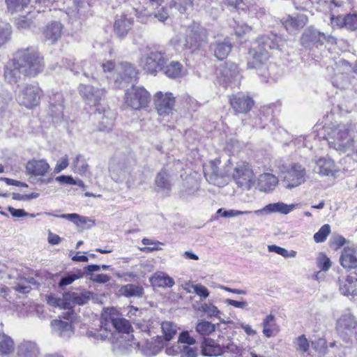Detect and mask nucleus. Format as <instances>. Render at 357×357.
<instances>
[{
	"mask_svg": "<svg viewBox=\"0 0 357 357\" xmlns=\"http://www.w3.org/2000/svg\"><path fill=\"white\" fill-rule=\"evenodd\" d=\"M22 75H24V72L15 58L13 59L12 62L6 66L4 77L8 82L10 84L17 83L20 79Z\"/></svg>",
	"mask_w": 357,
	"mask_h": 357,
	"instance_id": "nucleus-28",
	"label": "nucleus"
},
{
	"mask_svg": "<svg viewBox=\"0 0 357 357\" xmlns=\"http://www.w3.org/2000/svg\"><path fill=\"white\" fill-rule=\"evenodd\" d=\"M278 183V178L272 174L265 173L258 178L257 187L261 192H270L273 190Z\"/></svg>",
	"mask_w": 357,
	"mask_h": 357,
	"instance_id": "nucleus-33",
	"label": "nucleus"
},
{
	"mask_svg": "<svg viewBox=\"0 0 357 357\" xmlns=\"http://www.w3.org/2000/svg\"><path fill=\"white\" fill-rule=\"evenodd\" d=\"M331 232V227L326 224L323 225L319 230L314 234V240L316 243H322L326 241L327 236Z\"/></svg>",
	"mask_w": 357,
	"mask_h": 357,
	"instance_id": "nucleus-54",
	"label": "nucleus"
},
{
	"mask_svg": "<svg viewBox=\"0 0 357 357\" xmlns=\"http://www.w3.org/2000/svg\"><path fill=\"white\" fill-rule=\"evenodd\" d=\"M39 355L40 348L33 341L23 340L17 347L16 357H38Z\"/></svg>",
	"mask_w": 357,
	"mask_h": 357,
	"instance_id": "nucleus-24",
	"label": "nucleus"
},
{
	"mask_svg": "<svg viewBox=\"0 0 357 357\" xmlns=\"http://www.w3.org/2000/svg\"><path fill=\"white\" fill-rule=\"evenodd\" d=\"M284 43V42L276 35L263 36L257 39L250 50L248 66L250 68H256L263 71L259 74L264 77V82H266L268 73L266 68H264V65L270 57L268 51L271 50H280Z\"/></svg>",
	"mask_w": 357,
	"mask_h": 357,
	"instance_id": "nucleus-1",
	"label": "nucleus"
},
{
	"mask_svg": "<svg viewBox=\"0 0 357 357\" xmlns=\"http://www.w3.org/2000/svg\"><path fill=\"white\" fill-rule=\"evenodd\" d=\"M155 108L160 116H167L172 113L175 100L171 93H162L161 91L155 95Z\"/></svg>",
	"mask_w": 357,
	"mask_h": 357,
	"instance_id": "nucleus-17",
	"label": "nucleus"
},
{
	"mask_svg": "<svg viewBox=\"0 0 357 357\" xmlns=\"http://www.w3.org/2000/svg\"><path fill=\"white\" fill-rule=\"evenodd\" d=\"M165 0H144L145 4L144 15L154 16L160 22H165L169 17V9L166 6H162Z\"/></svg>",
	"mask_w": 357,
	"mask_h": 357,
	"instance_id": "nucleus-15",
	"label": "nucleus"
},
{
	"mask_svg": "<svg viewBox=\"0 0 357 357\" xmlns=\"http://www.w3.org/2000/svg\"><path fill=\"white\" fill-rule=\"evenodd\" d=\"M110 177L116 183L125 182L128 188L134 185L133 176L131 169L125 162L113 160L111 161L109 167Z\"/></svg>",
	"mask_w": 357,
	"mask_h": 357,
	"instance_id": "nucleus-8",
	"label": "nucleus"
},
{
	"mask_svg": "<svg viewBox=\"0 0 357 357\" xmlns=\"http://www.w3.org/2000/svg\"><path fill=\"white\" fill-rule=\"evenodd\" d=\"M126 104L133 109L146 107L150 101V93L142 86H132L125 93Z\"/></svg>",
	"mask_w": 357,
	"mask_h": 357,
	"instance_id": "nucleus-7",
	"label": "nucleus"
},
{
	"mask_svg": "<svg viewBox=\"0 0 357 357\" xmlns=\"http://www.w3.org/2000/svg\"><path fill=\"white\" fill-rule=\"evenodd\" d=\"M53 333L63 339L70 338L74 333L71 323L54 319L51 321Z\"/></svg>",
	"mask_w": 357,
	"mask_h": 357,
	"instance_id": "nucleus-29",
	"label": "nucleus"
},
{
	"mask_svg": "<svg viewBox=\"0 0 357 357\" xmlns=\"http://www.w3.org/2000/svg\"><path fill=\"white\" fill-rule=\"evenodd\" d=\"M354 133L351 123L339 124L327 130L326 139L331 148L345 153L353 149Z\"/></svg>",
	"mask_w": 357,
	"mask_h": 357,
	"instance_id": "nucleus-2",
	"label": "nucleus"
},
{
	"mask_svg": "<svg viewBox=\"0 0 357 357\" xmlns=\"http://www.w3.org/2000/svg\"><path fill=\"white\" fill-rule=\"evenodd\" d=\"M336 328L341 334L351 335L357 331V321L351 314H344L337 320Z\"/></svg>",
	"mask_w": 357,
	"mask_h": 357,
	"instance_id": "nucleus-23",
	"label": "nucleus"
},
{
	"mask_svg": "<svg viewBox=\"0 0 357 357\" xmlns=\"http://www.w3.org/2000/svg\"><path fill=\"white\" fill-rule=\"evenodd\" d=\"M313 171L321 176H334L337 172L335 162L329 158L321 157L315 160Z\"/></svg>",
	"mask_w": 357,
	"mask_h": 357,
	"instance_id": "nucleus-22",
	"label": "nucleus"
},
{
	"mask_svg": "<svg viewBox=\"0 0 357 357\" xmlns=\"http://www.w3.org/2000/svg\"><path fill=\"white\" fill-rule=\"evenodd\" d=\"M262 333L266 337H270L273 334V327L275 326V318L272 314L267 315L262 321Z\"/></svg>",
	"mask_w": 357,
	"mask_h": 357,
	"instance_id": "nucleus-47",
	"label": "nucleus"
},
{
	"mask_svg": "<svg viewBox=\"0 0 357 357\" xmlns=\"http://www.w3.org/2000/svg\"><path fill=\"white\" fill-rule=\"evenodd\" d=\"M346 29L357 30V14H349L346 15Z\"/></svg>",
	"mask_w": 357,
	"mask_h": 357,
	"instance_id": "nucleus-62",
	"label": "nucleus"
},
{
	"mask_svg": "<svg viewBox=\"0 0 357 357\" xmlns=\"http://www.w3.org/2000/svg\"><path fill=\"white\" fill-rule=\"evenodd\" d=\"M155 183L160 188L169 189L170 188L171 183L169 179V174L165 170H162L158 174L155 178Z\"/></svg>",
	"mask_w": 357,
	"mask_h": 357,
	"instance_id": "nucleus-51",
	"label": "nucleus"
},
{
	"mask_svg": "<svg viewBox=\"0 0 357 357\" xmlns=\"http://www.w3.org/2000/svg\"><path fill=\"white\" fill-rule=\"evenodd\" d=\"M220 160L215 159L204 165L203 169L204 176L208 183L217 186H223L227 183L225 177L228 175L229 170H220Z\"/></svg>",
	"mask_w": 357,
	"mask_h": 357,
	"instance_id": "nucleus-9",
	"label": "nucleus"
},
{
	"mask_svg": "<svg viewBox=\"0 0 357 357\" xmlns=\"http://www.w3.org/2000/svg\"><path fill=\"white\" fill-rule=\"evenodd\" d=\"M323 38L328 42L333 43L335 38L331 35H326L324 33L318 31L317 29L310 27L305 30L301 37L303 45H305L309 42H317Z\"/></svg>",
	"mask_w": 357,
	"mask_h": 357,
	"instance_id": "nucleus-30",
	"label": "nucleus"
},
{
	"mask_svg": "<svg viewBox=\"0 0 357 357\" xmlns=\"http://www.w3.org/2000/svg\"><path fill=\"white\" fill-rule=\"evenodd\" d=\"M340 261L344 268H356L357 267V246L344 248L342 252Z\"/></svg>",
	"mask_w": 357,
	"mask_h": 357,
	"instance_id": "nucleus-26",
	"label": "nucleus"
},
{
	"mask_svg": "<svg viewBox=\"0 0 357 357\" xmlns=\"http://www.w3.org/2000/svg\"><path fill=\"white\" fill-rule=\"evenodd\" d=\"M199 310L204 312L208 317H217L220 313L218 307L212 303H204L199 307Z\"/></svg>",
	"mask_w": 357,
	"mask_h": 357,
	"instance_id": "nucleus-53",
	"label": "nucleus"
},
{
	"mask_svg": "<svg viewBox=\"0 0 357 357\" xmlns=\"http://www.w3.org/2000/svg\"><path fill=\"white\" fill-rule=\"evenodd\" d=\"M232 177L236 185L243 190H250L255 183L254 173L245 162L236 165Z\"/></svg>",
	"mask_w": 357,
	"mask_h": 357,
	"instance_id": "nucleus-10",
	"label": "nucleus"
},
{
	"mask_svg": "<svg viewBox=\"0 0 357 357\" xmlns=\"http://www.w3.org/2000/svg\"><path fill=\"white\" fill-rule=\"evenodd\" d=\"M134 344L147 357L156 355L164 347L162 338L159 335L152 337L151 340H146V341Z\"/></svg>",
	"mask_w": 357,
	"mask_h": 357,
	"instance_id": "nucleus-18",
	"label": "nucleus"
},
{
	"mask_svg": "<svg viewBox=\"0 0 357 357\" xmlns=\"http://www.w3.org/2000/svg\"><path fill=\"white\" fill-rule=\"evenodd\" d=\"M230 104L235 112L238 113H246L251 109L254 101L248 96H245L243 94H237L230 98Z\"/></svg>",
	"mask_w": 357,
	"mask_h": 357,
	"instance_id": "nucleus-25",
	"label": "nucleus"
},
{
	"mask_svg": "<svg viewBox=\"0 0 357 357\" xmlns=\"http://www.w3.org/2000/svg\"><path fill=\"white\" fill-rule=\"evenodd\" d=\"M162 70L167 77L172 79L183 77L187 74L186 68L178 61H168Z\"/></svg>",
	"mask_w": 357,
	"mask_h": 357,
	"instance_id": "nucleus-27",
	"label": "nucleus"
},
{
	"mask_svg": "<svg viewBox=\"0 0 357 357\" xmlns=\"http://www.w3.org/2000/svg\"><path fill=\"white\" fill-rule=\"evenodd\" d=\"M221 74L226 83L230 82L238 75L237 66L234 63L227 64V66L222 70Z\"/></svg>",
	"mask_w": 357,
	"mask_h": 357,
	"instance_id": "nucleus-49",
	"label": "nucleus"
},
{
	"mask_svg": "<svg viewBox=\"0 0 357 357\" xmlns=\"http://www.w3.org/2000/svg\"><path fill=\"white\" fill-rule=\"evenodd\" d=\"M194 0H171L169 3L170 9H175L180 13H185L192 7Z\"/></svg>",
	"mask_w": 357,
	"mask_h": 357,
	"instance_id": "nucleus-45",
	"label": "nucleus"
},
{
	"mask_svg": "<svg viewBox=\"0 0 357 357\" xmlns=\"http://www.w3.org/2000/svg\"><path fill=\"white\" fill-rule=\"evenodd\" d=\"M165 352L169 356L181 354V357H197V350L189 346L180 345L178 342L172 347L166 349Z\"/></svg>",
	"mask_w": 357,
	"mask_h": 357,
	"instance_id": "nucleus-34",
	"label": "nucleus"
},
{
	"mask_svg": "<svg viewBox=\"0 0 357 357\" xmlns=\"http://www.w3.org/2000/svg\"><path fill=\"white\" fill-rule=\"evenodd\" d=\"M91 293L86 291L84 293L79 294L77 292H66L61 297V301L63 304V309H69L73 307V305H84L90 298Z\"/></svg>",
	"mask_w": 357,
	"mask_h": 357,
	"instance_id": "nucleus-21",
	"label": "nucleus"
},
{
	"mask_svg": "<svg viewBox=\"0 0 357 357\" xmlns=\"http://www.w3.org/2000/svg\"><path fill=\"white\" fill-rule=\"evenodd\" d=\"M194 292L199 296L203 298H206L209 296V291L208 289L202 284H191Z\"/></svg>",
	"mask_w": 357,
	"mask_h": 357,
	"instance_id": "nucleus-60",
	"label": "nucleus"
},
{
	"mask_svg": "<svg viewBox=\"0 0 357 357\" xmlns=\"http://www.w3.org/2000/svg\"><path fill=\"white\" fill-rule=\"evenodd\" d=\"M331 22L333 28H346V16L338 15L331 17Z\"/></svg>",
	"mask_w": 357,
	"mask_h": 357,
	"instance_id": "nucleus-61",
	"label": "nucleus"
},
{
	"mask_svg": "<svg viewBox=\"0 0 357 357\" xmlns=\"http://www.w3.org/2000/svg\"><path fill=\"white\" fill-rule=\"evenodd\" d=\"M63 29V26L60 22L52 21L43 28V39L50 44H54L61 38Z\"/></svg>",
	"mask_w": 357,
	"mask_h": 357,
	"instance_id": "nucleus-19",
	"label": "nucleus"
},
{
	"mask_svg": "<svg viewBox=\"0 0 357 357\" xmlns=\"http://www.w3.org/2000/svg\"><path fill=\"white\" fill-rule=\"evenodd\" d=\"M268 250L271 252H275L284 257L294 258L296 256V252L294 250L289 251L287 249L279 247L276 245H268Z\"/></svg>",
	"mask_w": 357,
	"mask_h": 357,
	"instance_id": "nucleus-52",
	"label": "nucleus"
},
{
	"mask_svg": "<svg viewBox=\"0 0 357 357\" xmlns=\"http://www.w3.org/2000/svg\"><path fill=\"white\" fill-rule=\"evenodd\" d=\"M41 94L38 84H22L18 86L16 100L20 105L32 109L39 104Z\"/></svg>",
	"mask_w": 357,
	"mask_h": 357,
	"instance_id": "nucleus-6",
	"label": "nucleus"
},
{
	"mask_svg": "<svg viewBox=\"0 0 357 357\" xmlns=\"http://www.w3.org/2000/svg\"><path fill=\"white\" fill-rule=\"evenodd\" d=\"M225 303L229 305H231L234 307L241 309L243 310H248V303L246 301H244V300L235 301V300L228 298L225 301Z\"/></svg>",
	"mask_w": 357,
	"mask_h": 357,
	"instance_id": "nucleus-63",
	"label": "nucleus"
},
{
	"mask_svg": "<svg viewBox=\"0 0 357 357\" xmlns=\"http://www.w3.org/2000/svg\"><path fill=\"white\" fill-rule=\"evenodd\" d=\"M14 349L15 343L12 337L5 333H0V356H9Z\"/></svg>",
	"mask_w": 357,
	"mask_h": 357,
	"instance_id": "nucleus-41",
	"label": "nucleus"
},
{
	"mask_svg": "<svg viewBox=\"0 0 357 357\" xmlns=\"http://www.w3.org/2000/svg\"><path fill=\"white\" fill-rule=\"evenodd\" d=\"M295 208V204H285L282 202H277L269 204L261 209L256 210L253 213L257 215H261L263 212L267 213H280L282 214H288Z\"/></svg>",
	"mask_w": 357,
	"mask_h": 357,
	"instance_id": "nucleus-31",
	"label": "nucleus"
},
{
	"mask_svg": "<svg viewBox=\"0 0 357 357\" xmlns=\"http://www.w3.org/2000/svg\"><path fill=\"white\" fill-rule=\"evenodd\" d=\"M150 282L154 287H172L174 284V280L167 273L158 271L150 278Z\"/></svg>",
	"mask_w": 357,
	"mask_h": 357,
	"instance_id": "nucleus-36",
	"label": "nucleus"
},
{
	"mask_svg": "<svg viewBox=\"0 0 357 357\" xmlns=\"http://www.w3.org/2000/svg\"><path fill=\"white\" fill-rule=\"evenodd\" d=\"M202 352L204 356H218L221 355L224 350L213 340L205 339L202 343Z\"/></svg>",
	"mask_w": 357,
	"mask_h": 357,
	"instance_id": "nucleus-37",
	"label": "nucleus"
},
{
	"mask_svg": "<svg viewBox=\"0 0 357 357\" xmlns=\"http://www.w3.org/2000/svg\"><path fill=\"white\" fill-rule=\"evenodd\" d=\"M15 58L24 75L35 77L43 70L45 66L43 57L36 48L28 47L18 50L15 53Z\"/></svg>",
	"mask_w": 357,
	"mask_h": 357,
	"instance_id": "nucleus-3",
	"label": "nucleus"
},
{
	"mask_svg": "<svg viewBox=\"0 0 357 357\" xmlns=\"http://www.w3.org/2000/svg\"><path fill=\"white\" fill-rule=\"evenodd\" d=\"M161 329L163 334L161 337L162 342L164 340L168 342L176 334L178 327L175 323L166 321L161 324Z\"/></svg>",
	"mask_w": 357,
	"mask_h": 357,
	"instance_id": "nucleus-43",
	"label": "nucleus"
},
{
	"mask_svg": "<svg viewBox=\"0 0 357 357\" xmlns=\"http://www.w3.org/2000/svg\"><path fill=\"white\" fill-rule=\"evenodd\" d=\"M180 345H185L191 347L195 344V340L190 336L188 331H183L179 335L178 340L177 342Z\"/></svg>",
	"mask_w": 357,
	"mask_h": 357,
	"instance_id": "nucleus-57",
	"label": "nucleus"
},
{
	"mask_svg": "<svg viewBox=\"0 0 357 357\" xmlns=\"http://www.w3.org/2000/svg\"><path fill=\"white\" fill-rule=\"evenodd\" d=\"M78 91L86 103L91 106L98 105L106 93L104 87H98L93 84H81L78 86Z\"/></svg>",
	"mask_w": 357,
	"mask_h": 357,
	"instance_id": "nucleus-13",
	"label": "nucleus"
},
{
	"mask_svg": "<svg viewBox=\"0 0 357 357\" xmlns=\"http://www.w3.org/2000/svg\"><path fill=\"white\" fill-rule=\"evenodd\" d=\"M69 165L68 158L67 155H65L59 159L54 169V172L56 174H58L67 168Z\"/></svg>",
	"mask_w": 357,
	"mask_h": 357,
	"instance_id": "nucleus-64",
	"label": "nucleus"
},
{
	"mask_svg": "<svg viewBox=\"0 0 357 357\" xmlns=\"http://www.w3.org/2000/svg\"><path fill=\"white\" fill-rule=\"evenodd\" d=\"M208 43L207 32L199 24L193 23L186 31L184 47L191 52L201 50Z\"/></svg>",
	"mask_w": 357,
	"mask_h": 357,
	"instance_id": "nucleus-5",
	"label": "nucleus"
},
{
	"mask_svg": "<svg viewBox=\"0 0 357 357\" xmlns=\"http://www.w3.org/2000/svg\"><path fill=\"white\" fill-rule=\"evenodd\" d=\"M89 165L82 155H77L73 160L72 163L73 170L81 175L87 172Z\"/></svg>",
	"mask_w": 357,
	"mask_h": 357,
	"instance_id": "nucleus-46",
	"label": "nucleus"
},
{
	"mask_svg": "<svg viewBox=\"0 0 357 357\" xmlns=\"http://www.w3.org/2000/svg\"><path fill=\"white\" fill-rule=\"evenodd\" d=\"M137 70L129 63H121L116 69V75L114 79L119 84L122 82L129 83L137 79Z\"/></svg>",
	"mask_w": 357,
	"mask_h": 357,
	"instance_id": "nucleus-16",
	"label": "nucleus"
},
{
	"mask_svg": "<svg viewBox=\"0 0 357 357\" xmlns=\"http://www.w3.org/2000/svg\"><path fill=\"white\" fill-rule=\"evenodd\" d=\"M215 324L207 321H202L199 322L196 326V331L202 335H207L215 331Z\"/></svg>",
	"mask_w": 357,
	"mask_h": 357,
	"instance_id": "nucleus-50",
	"label": "nucleus"
},
{
	"mask_svg": "<svg viewBox=\"0 0 357 357\" xmlns=\"http://www.w3.org/2000/svg\"><path fill=\"white\" fill-rule=\"evenodd\" d=\"M294 347L297 352L303 354L310 349V342L305 335L296 337L293 341Z\"/></svg>",
	"mask_w": 357,
	"mask_h": 357,
	"instance_id": "nucleus-48",
	"label": "nucleus"
},
{
	"mask_svg": "<svg viewBox=\"0 0 357 357\" xmlns=\"http://www.w3.org/2000/svg\"><path fill=\"white\" fill-rule=\"evenodd\" d=\"M81 278H82V274L81 273H69L61 278L59 282V287L60 288H63L64 287L72 284L75 280Z\"/></svg>",
	"mask_w": 357,
	"mask_h": 357,
	"instance_id": "nucleus-55",
	"label": "nucleus"
},
{
	"mask_svg": "<svg viewBox=\"0 0 357 357\" xmlns=\"http://www.w3.org/2000/svg\"><path fill=\"white\" fill-rule=\"evenodd\" d=\"M101 319L102 324L107 326V323H111L117 331L128 335L130 325L128 321L121 317V314L116 308L107 307L104 309Z\"/></svg>",
	"mask_w": 357,
	"mask_h": 357,
	"instance_id": "nucleus-12",
	"label": "nucleus"
},
{
	"mask_svg": "<svg viewBox=\"0 0 357 357\" xmlns=\"http://www.w3.org/2000/svg\"><path fill=\"white\" fill-rule=\"evenodd\" d=\"M317 266L322 271H326L331 268V262L329 258L321 253L317 257Z\"/></svg>",
	"mask_w": 357,
	"mask_h": 357,
	"instance_id": "nucleus-58",
	"label": "nucleus"
},
{
	"mask_svg": "<svg viewBox=\"0 0 357 357\" xmlns=\"http://www.w3.org/2000/svg\"><path fill=\"white\" fill-rule=\"evenodd\" d=\"M305 169L298 164L292 165L284 173V183L287 188H293L300 185L305 181Z\"/></svg>",
	"mask_w": 357,
	"mask_h": 357,
	"instance_id": "nucleus-14",
	"label": "nucleus"
},
{
	"mask_svg": "<svg viewBox=\"0 0 357 357\" xmlns=\"http://www.w3.org/2000/svg\"><path fill=\"white\" fill-rule=\"evenodd\" d=\"M55 217L66 219L75 223L77 227H82L87 225V228L95 225V222L88 217L81 216L77 213L62 214L54 215Z\"/></svg>",
	"mask_w": 357,
	"mask_h": 357,
	"instance_id": "nucleus-39",
	"label": "nucleus"
},
{
	"mask_svg": "<svg viewBox=\"0 0 357 357\" xmlns=\"http://www.w3.org/2000/svg\"><path fill=\"white\" fill-rule=\"evenodd\" d=\"M98 119H100V130L109 131L114 126L115 114L110 110H104L103 115Z\"/></svg>",
	"mask_w": 357,
	"mask_h": 357,
	"instance_id": "nucleus-44",
	"label": "nucleus"
},
{
	"mask_svg": "<svg viewBox=\"0 0 357 357\" xmlns=\"http://www.w3.org/2000/svg\"><path fill=\"white\" fill-rule=\"evenodd\" d=\"M102 69L103 72L106 74H109L110 76L116 75V69L117 66L112 61H106L103 62L101 65Z\"/></svg>",
	"mask_w": 357,
	"mask_h": 357,
	"instance_id": "nucleus-59",
	"label": "nucleus"
},
{
	"mask_svg": "<svg viewBox=\"0 0 357 357\" xmlns=\"http://www.w3.org/2000/svg\"><path fill=\"white\" fill-rule=\"evenodd\" d=\"M121 295L127 297L140 298L144 294V288L138 284H127L119 289Z\"/></svg>",
	"mask_w": 357,
	"mask_h": 357,
	"instance_id": "nucleus-40",
	"label": "nucleus"
},
{
	"mask_svg": "<svg viewBox=\"0 0 357 357\" xmlns=\"http://www.w3.org/2000/svg\"><path fill=\"white\" fill-rule=\"evenodd\" d=\"M132 22V18H128L124 15L116 20L114 29L116 35L119 37H124L131 29Z\"/></svg>",
	"mask_w": 357,
	"mask_h": 357,
	"instance_id": "nucleus-38",
	"label": "nucleus"
},
{
	"mask_svg": "<svg viewBox=\"0 0 357 357\" xmlns=\"http://www.w3.org/2000/svg\"><path fill=\"white\" fill-rule=\"evenodd\" d=\"M169 60V56L161 52H151L141 59L142 66L147 73L154 74Z\"/></svg>",
	"mask_w": 357,
	"mask_h": 357,
	"instance_id": "nucleus-11",
	"label": "nucleus"
},
{
	"mask_svg": "<svg viewBox=\"0 0 357 357\" xmlns=\"http://www.w3.org/2000/svg\"><path fill=\"white\" fill-rule=\"evenodd\" d=\"M339 289L344 296L357 295V278L354 276H348L344 279H340Z\"/></svg>",
	"mask_w": 357,
	"mask_h": 357,
	"instance_id": "nucleus-32",
	"label": "nucleus"
},
{
	"mask_svg": "<svg viewBox=\"0 0 357 357\" xmlns=\"http://www.w3.org/2000/svg\"><path fill=\"white\" fill-rule=\"evenodd\" d=\"M312 348L319 354H324L328 349L326 340L324 338H318L312 341Z\"/></svg>",
	"mask_w": 357,
	"mask_h": 357,
	"instance_id": "nucleus-56",
	"label": "nucleus"
},
{
	"mask_svg": "<svg viewBox=\"0 0 357 357\" xmlns=\"http://www.w3.org/2000/svg\"><path fill=\"white\" fill-rule=\"evenodd\" d=\"M50 166L45 159H32L29 160L25 166V173L29 181L33 184H48L53 181L52 177L45 178L49 172Z\"/></svg>",
	"mask_w": 357,
	"mask_h": 357,
	"instance_id": "nucleus-4",
	"label": "nucleus"
},
{
	"mask_svg": "<svg viewBox=\"0 0 357 357\" xmlns=\"http://www.w3.org/2000/svg\"><path fill=\"white\" fill-rule=\"evenodd\" d=\"M285 29L290 34H296L301 29L303 28L307 22V17L303 14L296 16L287 15L280 20Z\"/></svg>",
	"mask_w": 357,
	"mask_h": 357,
	"instance_id": "nucleus-20",
	"label": "nucleus"
},
{
	"mask_svg": "<svg viewBox=\"0 0 357 357\" xmlns=\"http://www.w3.org/2000/svg\"><path fill=\"white\" fill-rule=\"evenodd\" d=\"M231 43L228 38L217 40L213 45L214 56L219 60L225 59L231 50Z\"/></svg>",
	"mask_w": 357,
	"mask_h": 357,
	"instance_id": "nucleus-35",
	"label": "nucleus"
},
{
	"mask_svg": "<svg viewBox=\"0 0 357 357\" xmlns=\"http://www.w3.org/2000/svg\"><path fill=\"white\" fill-rule=\"evenodd\" d=\"M8 10L11 13H19L25 10L31 0H5Z\"/></svg>",
	"mask_w": 357,
	"mask_h": 357,
	"instance_id": "nucleus-42",
	"label": "nucleus"
}]
</instances>
